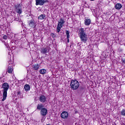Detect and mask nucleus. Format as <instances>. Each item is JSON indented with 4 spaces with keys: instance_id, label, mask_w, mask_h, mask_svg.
Masks as SVG:
<instances>
[{
    "instance_id": "obj_9",
    "label": "nucleus",
    "mask_w": 125,
    "mask_h": 125,
    "mask_svg": "<svg viewBox=\"0 0 125 125\" xmlns=\"http://www.w3.org/2000/svg\"><path fill=\"white\" fill-rule=\"evenodd\" d=\"M61 117L62 119H67L69 117V113L66 111H63L61 113Z\"/></svg>"
},
{
    "instance_id": "obj_24",
    "label": "nucleus",
    "mask_w": 125,
    "mask_h": 125,
    "mask_svg": "<svg viewBox=\"0 0 125 125\" xmlns=\"http://www.w3.org/2000/svg\"><path fill=\"white\" fill-rule=\"evenodd\" d=\"M20 5H15V8L16 9V10H18V9H19V6H20Z\"/></svg>"
},
{
    "instance_id": "obj_12",
    "label": "nucleus",
    "mask_w": 125,
    "mask_h": 125,
    "mask_svg": "<svg viewBox=\"0 0 125 125\" xmlns=\"http://www.w3.org/2000/svg\"><path fill=\"white\" fill-rule=\"evenodd\" d=\"M41 67V64H35L32 66V68L34 71H38L40 67Z\"/></svg>"
},
{
    "instance_id": "obj_30",
    "label": "nucleus",
    "mask_w": 125,
    "mask_h": 125,
    "mask_svg": "<svg viewBox=\"0 0 125 125\" xmlns=\"http://www.w3.org/2000/svg\"><path fill=\"white\" fill-rule=\"evenodd\" d=\"M91 1H94V0H90Z\"/></svg>"
},
{
    "instance_id": "obj_13",
    "label": "nucleus",
    "mask_w": 125,
    "mask_h": 125,
    "mask_svg": "<svg viewBox=\"0 0 125 125\" xmlns=\"http://www.w3.org/2000/svg\"><path fill=\"white\" fill-rule=\"evenodd\" d=\"M115 7L116 9H117V10H120L122 7H123V6L122 5V4L121 3H117L115 5Z\"/></svg>"
},
{
    "instance_id": "obj_14",
    "label": "nucleus",
    "mask_w": 125,
    "mask_h": 125,
    "mask_svg": "<svg viewBox=\"0 0 125 125\" xmlns=\"http://www.w3.org/2000/svg\"><path fill=\"white\" fill-rule=\"evenodd\" d=\"M43 109V104H38L37 106V109L39 111H41L42 109Z\"/></svg>"
},
{
    "instance_id": "obj_20",
    "label": "nucleus",
    "mask_w": 125,
    "mask_h": 125,
    "mask_svg": "<svg viewBox=\"0 0 125 125\" xmlns=\"http://www.w3.org/2000/svg\"><path fill=\"white\" fill-rule=\"evenodd\" d=\"M45 18V15H41L38 17V19H41V20H43Z\"/></svg>"
},
{
    "instance_id": "obj_7",
    "label": "nucleus",
    "mask_w": 125,
    "mask_h": 125,
    "mask_svg": "<svg viewBox=\"0 0 125 125\" xmlns=\"http://www.w3.org/2000/svg\"><path fill=\"white\" fill-rule=\"evenodd\" d=\"M39 100L41 103H45L46 102V97L43 95H42L40 96Z\"/></svg>"
},
{
    "instance_id": "obj_18",
    "label": "nucleus",
    "mask_w": 125,
    "mask_h": 125,
    "mask_svg": "<svg viewBox=\"0 0 125 125\" xmlns=\"http://www.w3.org/2000/svg\"><path fill=\"white\" fill-rule=\"evenodd\" d=\"M65 33L66 35V38L67 40V42H69V38H70V32L68 30L65 31Z\"/></svg>"
},
{
    "instance_id": "obj_22",
    "label": "nucleus",
    "mask_w": 125,
    "mask_h": 125,
    "mask_svg": "<svg viewBox=\"0 0 125 125\" xmlns=\"http://www.w3.org/2000/svg\"><path fill=\"white\" fill-rule=\"evenodd\" d=\"M121 115L125 117V109H123L121 112Z\"/></svg>"
},
{
    "instance_id": "obj_5",
    "label": "nucleus",
    "mask_w": 125,
    "mask_h": 125,
    "mask_svg": "<svg viewBox=\"0 0 125 125\" xmlns=\"http://www.w3.org/2000/svg\"><path fill=\"white\" fill-rule=\"evenodd\" d=\"M36 5L42 6L46 2V0H35Z\"/></svg>"
},
{
    "instance_id": "obj_29",
    "label": "nucleus",
    "mask_w": 125,
    "mask_h": 125,
    "mask_svg": "<svg viewBox=\"0 0 125 125\" xmlns=\"http://www.w3.org/2000/svg\"><path fill=\"white\" fill-rule=\"evenodd\" d=\"M83 87H82V88H81L80 89V91H82V90H83Z\"/></svg>"
},
{
    "instance_id": "obj_3",
    "label": "nucleus",
    "mask_w": 125,
    "mask_h": 125,
    "mask_svg": "<svg viewBox=\"0 0 125 125\" xmlns=\"http://www.w3.org/2000/svg\"><path fill=\"white\" fill-rule=\"evenodd\" d=\"M7 72L9 74H11L13 72V63L11 61L9 62Z\"/></svg>"
},
{
    "instance_id": "obj_27",
    "label": "nucleus",
    "mask_w": 125,
    "mask_h": 125,
    "mask_svg": "<svg viewBox=\"0 0 125 125\" xmlns=\"http://www.w3.org/2000/svg\"><path fill=\"white\" fill-rule=\"evenodd\" d=\"M51 36L52 38H55V34L54 33H51Z\"/></svg>"
},
{
    "instance_id": "obj_28",
    "label": "nucleus",
    "mask_w": 125,
    "mask_h": 125,
    "mask_svg": "<svg viewBox=\"0 0 125 125\" xmlns=\"http://www.w3.org/2000/svg\"><path fill=\"white\" fill-rule=\"evenodd\" d=\"M17 94L18 95H21V91L17 92Z\"/></svg>"
},
{
    "instance_id": "obj_26",
    "label": "nucleus",
    "mask_w": 125,
    "mask_h": 125,
    "mask_svg": "<svg viewBox=\"0 0 125 125\" xmlns=\"http://www.w3.org/2000/svg\"><path fill=\"white\" fill-rule=\"evenodd\" d=\"M3 39L4 40H7V36L6 35H4V36H3Z\"/></svg>"
},
{
    "instance_id": "obj_17",
    "label": "nucleus",
    "mask_w": 125,
    "mask_h": 125,
    "mask_svg": "<svg viewBox=\"0 0 125 125\" xmlns=\"http://www.w3.org/2000/svg\"><path fill=\"white\" fill-rule=\"evenodd\" d=\"M80 36H83L84 35H86V34H85V32H84V29L83 28L80 29Z\"/></svg>"
},
{
    "instance_id": "obj_1",
    "label": "nucleus",
    "mask_w": 125,
    "mask_h": 125,
    "mask_svg": "<svg viewBox=\"0 0 125 125\" xmlns=\"http://www.w3.org/2000/svg\"><path fill=\"white\" fill-rule=\"evenodd\" d=\"M2 88L3 89L2 90L3 98L1 101H4L6 100V97H7V90H8V88H9V85L6 83H4L2 85Z\"/></svg>"
},
{
    "instance_id": "obj_4",
    "label": "nucleus",
    "mask_w": 125,
    "mask_h": 125,
    "mask_svg": "<svg viewBox=\"0 0 125 125\" xmlns=\"http://www.w3.org/2000/svg\"><path fill=\"white\" fill-rule=\"evenodd\" d=\"M28 24L30 28H35L37 26V23L35 22V21L34 20V19H32L31 20L29 21H28Z\"/></svg>"
},
{
    "instance_id": "obj_10",
    "label": "nucleus",
    "mask_w": 125,
    "mask_h": 125,
    "mask_svg": "<svg viewBox=\"0 0 125 125\" xmlns=\"http://www.w3.org/2000/svg\"><path fill=\"white\" fill-rule=\"evenodd\" d=\"M40 114L42 116H45L47 114V109L45 108H43L40 111Z\"/></svg>"
},
{
    "instance_id": "obj_16",
    "label": "nucleus",
    "mask_w": 125,
    "mask_h": 125,
    "mask_svg": "<svg viewBox=\"0 0 125 125\" xmlns=\"http://www.w3.org/2000/svg\"><path fill=\"white\" fill-rule=\"evenodd\" d=\"M91 23V21H90V19H87L85 20L84 24L86 26H89V25H90Z\"/></svg>"
},
{
    "instance_id": "obj_19",
    "label": "nucleus",
    "mask_w": 125,
    "mask_h": 125,
    "mask_svg": "<svg viewBox=\"0 0 125 125\" xmlns=\"http://www.w3.org/2000/svg\"><path fill=\"white\" fill-rule=\"evenodd\" d=\"M40 73L41 75H45L46 73V70L44 69H40Z\"/></svg>"
},
{
    "instance_id": "obj_11",
    "label": "nucleus",
    "mask_w": 125,
    "mask_h": 125,
    "mask_svg": "<svg viewBox=\"0 0 125 125\" xmlns=\"http://www.w3.org/2000/svg\"><path fill=\"white\" fill-rule=\"evenodd\" d=\"M64 23H65V21H64V20H63V19L61 18L60 20V21H59L57 26L58 27H61V28H62L63 26H64Z\"/></svg>"
},
{
    "instance_id": "obj_21",
    "label": "nucleus",
    "mask_w": 125,
    "mask_h": 125,
    "mask_svg": "<svg viewBox=\"0 0 125 125\" xmlns=\"http://www.w3.org/2000/svg\"><path fill=\"white\" fill-rule=\"evenodd\" d=\"M16 11V12H17L19 14H21L22 13V9L21 8H19Z\"/></svg>"
},
{
    "instance_id": "obj_8",
    "label": "nucleus",
    "mask_w": 125,
    "mask_h": 125,
    "mask_svg": "<svg viewBox=\"0 0 125 125\" xmlns=\"http://www.w3.org/2000/svg\"><path fill=\"white\" fill-rule=\"evenodd\" d=\"M41 53L42 54H46V53H48L49 52V48L48 47L45 48H42L41 49Z\"/></svg>"
},
{
    "instance_id": "obj_15",
    "label": "nucleus",
    "mask_w": 125,
    "mask_h": 125,
    "mask_svg": "<svg viewBox=\"0 0 125 125\" xmlns=\"http://www.w3.org/2000/svg\"><path fill=\"white\" fill-rule=\"evenodd\" d=\"M24 88L25 90V91H29L30 89H31V87L30 86V85L26 84L24 85Z\"/></svg>"
},
{
    "instance_id": "obj_25",
    "label": "nucleus",
    "mask_w": 125,
    "mask_h": 125,
    "mask_svg": "<svg viewBox=\"0 0 125 125\" xmlns=\"http://www.w3.org/2000/svg\"><path fill=\"white\" fill-rule=\"evenodd\" d=\"M15 21H19V17H15Z\"/></svg>"
},
{
    "instance_id": "obj_23",
    "label": "nucleus",
    "mask_w": 125,
    "mask_h": 125,
    "mask_svg": "<svg viewBox=\"0 0 125 125\" xmlns=\"http://www.w3.org/2000/svg\"><path fill=\"white\" fill-rule=\"evenodd\" d=\"M62 28V27H61L60 26H57V32L58 33H59V32H60V31H61Z\"/></svg>"
},
{
    "instance_id": "obj_6",
    "label": "nucleus",
    "mask_w": 125,
    "mask_h": 125,
    "mask_svg": "<svg viewBox=\"0 0 125 125\" xmlns=\"http://www.w3.org/2000/svg\"><path fill=\"white\" fill-rule=\"evenodd\" d=\"M80 39L82 42H84V43H85V42H87V35L86 34H84V35H81Z\"/></svg>"
},
{
    "instance_id": "obj_2",
    "label": "nucleus",
    "mask_w": 125,
    "mask_h": 125,
    "mask_svg": "<svg viewBox=\"0 0 125 125\" xmlns=\"http://www.w3.org/2000/svg\"><path fill=\"white\" fill-rule=\"evenodd\" d=\"M70 86L73 90H76L80 87V83L76 80H71Z\"/></svg>"
}]
</instances>
